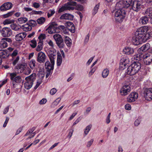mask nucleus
I'll return each instance as SVG.
<instances>
[{"mask_svg":"<svg viewBox=\"0 0 152 152\" xmlns=\"http://www.w3.org/2000/svg\"><path fill=\"white\" fill-rule=\"evenodd\" d=\"M152 37V31H149L148 27L142 26L137 30L135 36L132 37V42L134 45H138L145 42Z\"/></svg>","mask_w":152,"mask_h":152,"instance_id":"obj_1","label":"nucleus"},{"mask_svg":"<svg viewBox=\"0 0 152 152\" xmlns=\"http://www.w3.org/2000/svg\"><path fill=\"white\" fill-rule=\"evenodd\" d=\"M125 4L131 10L137 12L140 11L143 6V0H124Z\"/></svg>","mask_w":152,"mask_h":152,"instance_id":"obj_2","label":"nucleus"},{"mask_svg":"<svg viewBox=\"0 0 152 152\" xmlns=\"http://www.w3.org/2000/svg\"><path fill=\"white\" fill-rule=\"evenodd\" d=\"M134 61L128 67L127 69V74L130 75H134L137 73L141 68V64L139 62Z\"/></svg>","mask_w":152,"mask_h":152,"instance_id":"obj_3","label":"nucleus"},{"mask_svg":"<svg viewBox=\"0 0 152 152\" xmlns=\"http://www.w3.org/2000/svg\"><path fill=\"white\" fill-rule=\"evenodd\" d=\"M114 18L115 21L117 23H121L124 19L126 14L128 12L126 11L124 9L118 10L114 11Z\"/></svg>","mask_w":152,"mask_h":152,"instance_id":"obj_4","label":"nucleus"},{"mask_svg":"<svg viewBox=\"0 0 152 152\" xmlns=\"http://www.w3.org/2000/svg\"><path fill=\"white\" fill-rule=\"evenodd\" d=\"M36 75L33 73L25 78L26 82L24 83V87L27 89H30L32 86L33 83L36 79Z\"/></svg>","mask_w":152,"mask_h":152,"instance_id":"obj_5","label":"nucleus"},{"mask_svg":"<svg viewBox=\"0 0 152 152\" xmlns=\"http://www.w3.org/2000/svg\"><path fill=\"white\" fill-rule=\"evenodd\" d=\"M10 79L12 81V86L14 88H15L17 83H20L21 81L20 76L17 75L16 73H10Z\"/></svg>","mask_w":152,"mask_h":152,"instance_id":"obj_6","label":"nucleus"},{"mask_svg":"<svg viewBox=\"0 0 152 152\" xmlns=\"http://www.w3.org/2000/svg\"><path fill=\"white\" fill-rule=\"evenodd\" d=\"M53 37L58 47L61 48H64L65 45L61 36L58 34H56L53 35Z\"/></svg>","mask_w":152,"mask_h":152,"instance_id":"obj_7","label":"nucleus"},{"mask_svg":"<svg viewBox=\"0 0 152 152\" xmlns=\"http://www.w3.org/2000/svg\"><path fill=\"white\" fill-rule=\"evenodd\" d=\"M124 2V1L122 0L119 1L116 3L115 7L119 9V10L124 9L126 11L128 12V13H129L131 10L128 7V5Z\"/></svg>","mask_w":152,"mask_h":152,"instance_id":"obj_8","label":"nucleus"},{"mask_svg":"<svg viewBox=\"0 0 152 152\" xmlns=\"http://www.w3.org/2000/svg\"><path fill=\"white\" fill-rule=\"evenodd\" d=\"M2 35L4 37H10L12 34V30L10 27L3 28L1 31Z\"/></svg>","mask_w":152,"mask_h":152,"instance_id":"obj_9","label":"nucleus"},{"mask_svg":"<svg viewBox=\"0 0 152 152\" xmlns=\"http://www.w3.org/2000/svg\"><path fill=\"white\" fill-rule=\"evenodd\" d=\"M143 94L146 100L149 101L152 100V88L145 89Z\"/></svg>","mask_w":152,"mask_h":152,"instance_id":"obj_10","label":"nucleus"},{"mask_svg":"<svg viewBox=\"0 0 152 152\" xmlns=\"http://www.w3.org/2000/svg\"><path fill=\"white\" fill-rule=\"evenodd\" d=\"M130 61L128 57H125L121 58L120 61V67L121 69H124L126 68V66L128 64Z\"/></svg>","mask_w":152,"mask_h":152,"instance_id":"obj_11","label":"nucleus"},{"mask_svg":"<svg viewBox=\"0 0 152 152\" xmlns=\"http://www.w3.org/2000/svg\"><path fill=\"white\" fill-rule=\"evenodd\" d=\"M46 58V56L44 53L40 52L38 53L37 61L40 63H44L45 61Z\"/></svg>","mask_w":152,"mask_h":152,"instance_id":"obj_12","label":"nucleus"},{"mask_svg":"<svg viewBox=\"0 0 152 152\" xmlns=\"http://www.w3.org/2000/svg\"><path fill=\"white\" fill-rule=\"evenodd\" d=\"M138 95L136 92L131 93L127 98V101L129 102H132L135 101L137 99Z\"/></svg>","mask_w":152,"mask_h":152,"instance_id":"obj_13","label":"nucleus"},{"mask_svg":"<svg viewBox=\"0 0 152 152\" xmlns=\"http://www.w3.org/2000/svg\"><path fill=\"white\" fill-rule=\"evenodd\" d=\"M49 52L50 54L48 55L51 63L53 64V65L54 64V59L56 55V51L55 49H51L49 50Z\"/></svg>","mask_w":152,"mask_h":152,"instance_id":"obj_14","label":"nucleus"},{"mask_svg":"<svg viewBox=\"0 0 152 152\" xmlns=\"http://www.w3.org/2000/svg\"><path fill=\"white\" fill-rule=\"evenodd\" d=\"M130 91V86L126 85L123 86L120 91V93L121 95L125 96L128 94Z\"/></svg>","mask_w":152,"mask_h":152,"instance_id":"obj_15","label":"nucleus"},{"mask_svg":"<svg viewBox=\"0 0 152 152\" xmlns=\"http://www.w3.org/2000/svg\"><path fill=\"white\" fill-rule=\"evenodd\" d=\"M12 6V4L11 3H5L0 7V10L2 12H4L11 9Z\"/></svg>","mask_w":152,"mask_h":152,"instance_id":"obj_16","label":"nucleus"},{"mask_svg":"<svg viewBox=\"0 0 152 152\" xmlns=\"http://www.w3.org/2000/svg\"><path fill=\"white\" fill-rule=\"evenodd\" d=\"M74 16L73 15L69 13H65L62 15L60 17V19L61 20L65 19L73 20Z\"/></svg>","mask_w":152,"mask_h":152,"instance_id":"obj_17","label":"nucleus"},{"mask_svg":"<svg viewBox=\"0 0 152 152\" xmlns=\"http://www.w3.org/2000/svg\"><path fill=\"white\" fill-rule=\"evenodd\" d=\"M134 53V49L130 47H126L123 50V53L126 55L132 54Z\"/></svg>","mask_w":152,"mask_h":152,"instance_id":"obj_18","label":"nucleus"},{"mask_svg":"<svg viewBox=\"0 0 152 152\" xmlns=\"http://www.w3.org/2000/svg\"><path fill=\"white\" fill-rule=\"evenodd\" d=\"M143 61L146 65H149L152 61V53L148 54L145 56Z\"/></svg>","mask_w":152,"mask_h":152,"instance_id":"obj_19","label":"nucleus"},{"mask_svg":"<svg viewBox=\"0 0 152 152\" xmlns=\"http://www.w3.org/2000/svg\"><path fill=\"white\" fill-rule=\"evenodd\" d=\"M26 35V32L20 33L16 35L15 39L17 41H20L22 40L25 37Z\"/></svg>","mask_w":152,"mask_h":152,"instance_id":"obj_20","label":"nucleus"},{"mask_svg":"<svg viewBox=\"0 0 152 152\" xmlns=\"http://www.w3.org/2000/svg\"><path fill=\"white\" fill-rule=\"evenodd\" d=\"M66 4H67V10H73L74 9V8L73 7L69 6H76L77 5V3L75 1H69Z\"/></svg>","mask_w":152,"mask_h":152,"instance_id":"obj_21","label":"nucleus"},{"mask_svg":"<svg viewBox=\"0 0 152 152\" xmlns=\"http://www.w3.org/2000/svg\"><path fill=\"white\" fill-rule=\"evenodd\" d=\"M26 66V64H18L15 67V69H20V72L21 73L25 70Z\"/></svg>","mask_w":152,"mask_h":152,"instance_id":"obj_22","label":"nucleus"},{"mask_svg":"<svg viewBox=\"0 0 152 152\" xmlns=\"http://www.w3.org/2000/svg\"><path fill=\"white\" fill-rule=\"evenodd\" d=\"M9 56V54H8L7 51L4 50H0V57L2 58H5Z\"/></svg>","mask_w":152,"mask_h":152,"instance_id":"obj_23","label":"nucleus"},{"mask_svg":"<svg viewBox=\"0 0 152 152\" xmlns=\"http://www.w3.org/2000/svg\"><path fill=\"white\" fill-rule=\"evenodd\" d=\"M53 64L51 63V64L49 61H46L45 64V66L47 70H53L54 69V64Z\"/></svg>","mask_w":152,"mask_h":152,"instance_id":"obj_24","label":"nucleus"},{"mask_svg":"<svg viewBox=\"0 0 152 152\" xmlns=\"http://www.w3.org/2000/svg\"><path fill=\"white\" fill-rule=\"evenodd\" d=\"M150 44L149 43H147L139 48V51H142V52H145L148 50L150 48Z\"/></svg>","mask_w":152,"mask_h":152,"instance_id":"obj_25","label":"nucleus"},{"mask_svg":"<svg viewBox=\"0 0 152 152\" xmlns=\"http://www.w3.org/2000/svg\"><path fill=\"white\" fill-rule=\"evenodd\" d=\"M22 27H23V30L26 31H31L32 29V27L31 25L28 23L23 25Z\"/></svg>","mask_w":152,"mask_h":152,"instance_id":"obj_26","label":"nucleus"},{"mask_svg":"<svg viewBox=\"0 0 152 152\" xmlns=\"http://www.w3.org/2000/svg\"><path fill=\"white\" fill-rule=\"evenodd\" d=\"M148 21V18L146 16L142 17L139 20V22L141 23L143 25L147 24Z\"/></svg>","mask_w":152,"mask_h":152,"instance_id":"obj_27","label":"nucleus"},{"mask_svg":"<svg viewBox=\"0 0 152 152\" xmlns=\"http://www.w3.org/2000/svg\"><path fill=\"white\" fill-rule=\"evenodd\" d=\"M7 46V42L2 38L0 42V47L2 48H6Z\"/></svg>","mask_w":152,"mask_h":152,"instance_id":"obj_28","label":"nucleus"},{"mask_svg":"<svg viewBox=\"0 0 152 152\" xmlns=\"http://www.w3.org/2000/svg\"><path fill=\"white\" fill-rule=\"evenodd\" d=\"M65 42L68 46H70L72 45L71 40L67 36H65Z\"/></svg>","mask_w":152,"mask_h":152,"instance_id":"obj_29","label":"nucleus"},{"mask_svg":"<svg viewBox=\"0 0 152 152\" xmlns=\"http://www.w3.org/2000/svg\"><path fill=\"white\" fill-rule=\"evenodd\" d=\"M36 61L34 59H31L29 62V65L31 68L33 69H34L36 66Z\"/></svg>","mask_w":152,"mask_h":152,"instance_id":"obj_30","label":"nucleus"},{"mask_svg":"<svg viewBox=\"0 0 152 152\" xmlns=\"http://www.w3.org/2000/svg\"><path fill=\"white\" fill-rule=\"evenodd\" d=\"M18 20L20 23L22 24L27 22L28 21V19L25 17H21L18 18Z\"/></svg>","mask_w":152,"mask_h":152,"instance_id":"obj_31","label":"nucleus"},{"mask_svg":"<svg viewBox=\"0 0 152 152\" xmlns=\"http://www.w3.org/2000/svg\"><path fill=\"white\" fill-rule=\"evenodd\" d=\"M14 22L15 20H11L10 19H6L3 21V23L4 25L8 24L14 23Z\"/></svg>","mask_w":152,"mask_h":152,"instance_id":"obj_32","label":"nucleus"},{"mask_svg":"<svg viewBox=\"0 0 152 152\" xmlns=\"http://www.w3.org/2000/svg\"><path fill=\"white\" fill-rule=\"evenodd\" d=\"M42 49V41H39V42L38 43V45L37 46L36 50L38 52L40 51Z\"/></svg>","mask_w":152,"mask_h":152,"instance_id":"obj_33","label":"nucleus"},{"mask_svg":"<svg viewBox=\"0 0 152 152\" xmlns=\"http://www.w3.org/2000/svg\"><path fill=\"white\" fill-rule=\"evenodd\" d=\"M147 15L149 17L152 16V8L150 7L145 12Z\"/></svg>","mask_w":152,"mask_h":152,"instance_id":"obj_34","label":"nucleus"},{"mask_svg":"<svg viewBox=\"0 0 152 152\" xmlns=\"http://www.w3.org/2000/svg\"><path fill=\"white\" fill-rule=\"evenodd\" d=\"M11 28L15 31H18L21 28V27H19L18 26L15 24H12L10 25Z\"/></svg>","mask_w":152,"mask_h":152,"instance_id":"obj_35","label":"nucleus"},{"mask_svg":"<svg viewBox=\"0 0 152 152\" xmlns=\"http://www.w3.org/2000/svg\"><path fill=\"white\" fill-rule=\"evenodd\" d=\"M46 19L43 17H41L38 19L37 20V23L39 24H43L45 21Z\"/></svg>","mask_w":152,"mask_h":152,"instance_id":"obj_36","label":"nucleus"},{"mask_svg":"<svg viewBox=\"0 0 152 152\" xmlns=\"http://www.w3.org/2000/svg\"><path fill=\"white\" fill-rule=\"evenodd\" d=\"M66 10H67V4H65L64 5V6H62L61 8H60L58 10V12L61 13Z\"/></svg>","mask_w":152,"mask_h":152,"instance_id":"obj_37","label":"nucleus"},{"mask_svg":"<svg viewBox=\"0 0 152 152\" xmlns=\"http://www.w3.org/2000/svg\"><path fill=\"white\" fill-rule=\"evenodd\" d=\"M109 74V70L108 69H104L103 71L102 76L104 78L106 77Z\"/></svg>","mask_w":152,"mask_h":152,"instance_id":"obj_38","label":"nucleus"},{"mask_svg":"<svg viewBox=\"0 0 152 152\" xmlns=\"http://www.w3.org/2000/svg\"><path fill=\"white\" fill-rule=\"evenodd\" d=\"M31 43L32 44H30V46L32 48H35L37 46V42L36 40L34 38L33 39L31 40Z\"/></svg>","mask_w":152,"mask_h":152,"instance_id":"obj_39","label":"nucleus"},{"mask_svg":"<svg viewBox=\"0 0 152 152\" xmlns=\"http://www.w3.org/2000/svg\"><path fill=\"white\" fill-rule=\"evenodd\" d=\"M65 28V27L62 25H60L57 27L55 28V32L56 33H58L59 32L60 30H64Z\"/></svg>","mask_w":152,"mask_h":152,"instance_id":"obj_40","label":"nucleus"},{"mask_svg":"<svg viewBox=\"0 0 152 152\" xmlns=\"http://www.w3.org/2000/svg\"><path fill=\"white\" fill-rule=\"evenodd\" d=\"M91 127L92 125L90 124L86 127L84 131V133L86 135H87L88 133L91 130Z\"/></svg>","mask_w":152,"mask_h":152,"instance_id":"obj_41","label":"nucleus"},{"mask_svg":"<svg viewBox=\"0 0 152 152\" xmlns=\"http://www.w3.org/2000/svg\"><path fill=\"white\" fill-rule=\"evenodd\" d=\"M99 7V4L96 5L93 11L92 12V14L93 15H94L95 14H96L98 10Z\"/></svg>","mask_w":152,"mask_h":152,"instance_id":"obj_42","label":"nucleus"},{"mask_svg":"<svg viewBox=\"0 0 152 152\" xmlns=\"http://www.w3.org/2000/svg\"><path fill=\"white\" fill-rule=\"evenodd\" d=\"M55 11L53 10H50L49 11V12L48 13L47 16L48 18L52 16L55 13Z\"/></svg>","mask_w":152,"mask_h":152,"instance_id":"obj_43","label":"nucleus"},{"mask_svg":"<svg viewBox=\"0 0 152 152\" xmlns=\"http://www.w3.org/2000/svg\"><path fill=\"white\" fill-rule=\"evenodd\" d=\"M29 24L31 25V26L34 27L36 26L37 24L35 21L32 20H29L28 21Z\"/></svg>","mask_w":152,"mask_h":152,"instance_id":"obj_44","label":"nucleus"},{"mask_svg":"<svg viewBox=\"0 0 152 152\" xmlns=\"http://www.w3.org/2000/svg\"><path fill=\"white\" fill-rule=\"evenodd\" d=\"M31 70L28 67H26L24 73L25 75H28L31 73Z\"/></svg>","mask_w":152,"mask_h":152,"instance_id":"obj_45","label":"nucleus"},{"mask_svg":"<svg viewBox=\"0 0 152 152\" xmlns=\"http://www.w3.org/2000/svg\"><path fill=\"white\" fill-rule=\"evenodd\" d=\"M65 25L68 29V27L70 28L71 26H74V24L71 22H67L65 23Z\"/></svg>","mask_w":152,"mask_h":152,"instance_id":"obj_46","label":"nucleus"},{"mask_svg":"<svg viewBox=\"0 0 152 152\" xmlns=\"http://www.w3.org/2000/svg\"><path fill=\"white\" fill-rule=\"evenodd\" d=\"M76 6L77 10L82 11L84 9L83 6L81 5L77 4V5H76Z\"/></svg>","mask_w":152,"mask_h":152,"instance_id":"obj_47","label":"nucleus"},{"mask_svg":"<svg viewBox=\"0 0 152 152\" xmlns=\"http://www.w3.org/2000/svg\"><path fill=\"white\" fill-rule=\"evenodd\" d=\"M62 61V58H57V65L59 66L61 65Z\"/></svg>","mask_w":152,"mask_h":152,"instance_id":"obj_48","label":"nucleus"},{"mask_svg":"<svg viewBox=\"0 0 152 152\" xmlns=\"http://www.w3.org/2000/svg\"><path fill=\"white\" fill-rule=\"evenodd\" d=\"M68 29L69 30V31H70L72 33H74L75 32V26H71L70 28H68Z\"/></svg>","mask_w":152,"mask_h":152,"instance_id":"obj_49","label":"nucleus"},{"mask_svg":"<svg viewBox=\"0 0 152 152\" xmlns=\"http://www.w3.org/2000/svg\"><path fill=\"white\" fill-rule=\"evenodd\" d=\"M141 121L140 118H138L136 119L134 122V125L136 126H137L139 125Z\"/></svg>","mask_w":152,"mask_h":152,"instance_id":"obj_50","label":"nucleus"},{"mask_svg":"<svg viewBox=\"0 0 152 152\" xmlns=\"http://www.w3.org/2000/svg\"><path fill=\"white\" fill-rule=\"evenodd\" d=\"M51 26H49V27L46 29V30H48V32L49 34H52L53 33V31L52 30V29H53V28H51Z\"/></svg>","mask_w":152,"mask_h":152,"instance_id":"obj_51","label":"nucleus"},{"mask_svg":"<svg viewBox=\"0 0 152 152\" xmlns=\"http://www.w3.org/2000/svg\"><path fill=\"white\" fill-rule=\"evenodd\" d=\"M32 6L35 8H37L39 7L40 5L39 3L34 2L33 3Z\"/></svg>","mask_w":152,"mask_h":152,"instance_id":"obj_52","label":"nucleus"},{"mask_svg":"<svg viewBox=\"0 0 152 152\" xmlns=\"http://www.w3.org/2000/svg\"><path fill=\"white\" fill-rule=\"evenodd\" d=\"M46 36L45 35V34H41L38 37V39L40 40H41V39H43L45 38Z\"/></svg>","mask_w":152,"mask_h":152,"instance_id":"obj_53","label":"nucleus"},{"mask_svg":"<svg viewBox=\"0 0 152 152\" xmlns=\"http://www.w3.org/2000/svg\"><path fill=\"white\" fill-rule=\"evenodd\" d=\"M56 91L57 90L56 88H53L50 90V94L52 95H53L56 93Z\"/></svg>","mask_w":152,"mask_h":152,"instance_id":"obj_54","label":"nucleus"},{"mask_svg":"<svg viewBox=\"0 0 152 152\" xmlns=\"http://www.w3.org/2000/svg\"><path fill=\"white\" fill-rule=\"evenodd\" d=\"M32 14L37 15V14H39L41 15L42 13V12L41 11H36L35 10H33L32 12Z\"/></svg>","mask_w":152,"mask_h":152,"instance_id":"obj_55","label":"nucleus"},{"mask_svg":"<svg viewBox=\"0 0 152 152\" xmlns=\"http://www.w3.org/2000/svg\"><path fill=\"white\" fill-rule=\"evenodd\" d=\"M19 58H20L19 56H18L16 58V59L13 61L12 62V64L13 65L15 66L17 64L19 59Z\"/></svg>","mask_w":152,"mask_h":152,"instance_id":"obj_56","label":"nucleus"},{"mask_svg":"<svg viewBox=\"0 0 152 152\" xmlns=\"http://www.w3.org/2000/svg\"><path fill=\"white\" fill-rule=\"evenodd\" d=\"M94 141V140L91 139L90 141L87 142V146L88 147H89L91 146V145L92 144V143Z\"/></svg>","mask_w":152,"mask_h":152,"instance_id":"obj_57","label":"nucleus"},{"mask_svg":"<svg viewBox=\"0 0 152 152\" xmlns=\"http://www.w3.org/2000/svg\"><path fill=\"white\" fill-rule=\"evenodd\" d=\"M34 128H32L30 130H29L25 134V136H27L29 135L30 134L34 132Z\"/></svg>","mask_w":152,"mask_h":152,"instance_id":"obj_58","label":"nucleus"},{"mask_svg":"<svg viewBox=\"0 0 152 152\" xmlns=\"http://www.w3.org/2000/svg\"><path fill=\"white\" fill-rule=\"evenodd\" d=\"M3 39L6 41V42H7L10 43H11L12 41L11 39L7 38H4Z\"/></svg>","mask_w":152,"mask_h":152,"instance_id":"obj_59","label":"nucleus"},{"mask_svg":"<svg viewBox=\"0 0 152 152\" xmlns=\"http://www.w3.org/2000/svg\"><path fill=\"white\" fill-rule=\"evenodd\" d=\"M9 106H7L4 109L3 111V114H5L7 113L9 110Z\"/></svg>","mask_w":152,"mask_h":152,"instance_id":"obj_60","label":"nucleus"},{"mask_svg":"<svg viewBox=\"0 0 152 152\" xmlns=\"http://www.w3.org/2000/svg\"><path fill=\"white\" fill-rule=\"evenodd\" d=\"M18 51L17 50H15L11 54V56L13 57L16 56L18 54Z\"/></svg>","mask_w":152,"mask_h":152,"instance_id":"obj_61","label":"nucleus"},{"mask_svg":"<svg viewBox=\"0 0 152 152\" xmlns=\"http://www.w3.org/2000/svg\"><path fill=\"white\" fill-rule=\"evenodd\" d=\"M89 34H88L86 36V37L84 40V43H87L88 42V41L89 38Z\"/></svg>","mask_w":152,"mask_h":152,"instance_id":"obj_62","label":"nucleus"},{"mask_svg":"<svg viewBox=\"0 0 152 152\" xmlns=\"http://www.w3.org/2000/svg\"><path fill=\"white\" fill-rule=\"evenodd\" d=\"M47 102L46 99L43 98L40 101L39 103L41 104H45Z\"/></svg>","mask_w":152,"mask_h":152,"instance_id":"obj_63","label":"nucleus"},{"mask_svg":"<svg viewBox=\"0 0 152 152\" xmlns=\"http://www.w3.org/2000/svg\"><path fill=\"white\" fill-rule=\"evenodd\" d=\"M9 119V118H8V117H7L6 118V119L5 121L3 124V127H5L6 126L7 124V123L8 122Z\"/></svg>","mask_w":152,"mask_h":152,"instance_id":"obj_64","label":"nucleus"}]
</instances>
